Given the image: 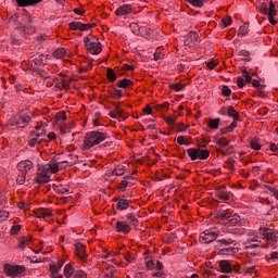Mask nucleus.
Here are the masks:
<instances>
[{"instance_id":"nucleus-1","label":"nucleus","mask_w":278,"mask_h":278,"mask_svg":"<svg viewBox=\"0 0 278 278\" xmlns=\"http://www.w3.org/2000/svg\"><path fill=\"white\" fill-rule=\"evenodd\" d=\"M9 23L14 25V29H16L21 36H26V34H34L36 31L34 18L29 13L14 14L9 18Z\"/></svg>"},{"instance_id":"nucleus-2","label":"nucleus","mask_w":278,"mask_h":278,"mask_svg":"<svg viewBox=\"0 0 278 278\" xmlns=\"http://www.w3.org/2000/svg\"><path fill=\"white\" fill-rule=\"evenodd\" d=\"M108 138V132H103L100 130H93L86 134L84 139L85 149H92V147H97V144H101Z\"/></svg>"},{"instance_id":"nucleus-3","label":"nucleus","mask_w":278,"mask_h":278,"mask_svg":"<svg viewBox=\"0 0 278 278\" xmlns=\"http://www.w3.org/2000/svg\"><path fill=\"white\" fill-rule=\"evenodd\" d=\"M218 218H222L223 225L228 227H236V225H242V217L238 213L230 212L229 210L219 211Z\"/></svg>"},{"instance_id":"nucleus-4","label":"nucleus","mask_w":278,"mask_h":278,"mask_svg":"<svg viewBox=\"0 0 278 278\" xmlns=\"http://www.w3.org/2000/svg\"><path fill=\"white\" fill-rule=\"evenodd\" d=\"M231 244H233L231 239L217 240L215 243L217 255H236V249Z\"/></svg>"},{"instance_id":"nucleus-5","label":"nucleus","mask_w":278,"mask_h":278,"mask_svg":"<svg viewBox=\"0 0 278 278\" xmlns=\"http://www.w3.org/2000/svg\"><path fill=\"white\" fill-rule=\"evenodd\" d=\"M84 42L85 49L92 55H99V53L103 51V48H101V42H99L98 38L85 37Z\"/></svg>"},{"instance_id":"nucleus-6","label":"nucleus","mask_w":278,"mask_h":278,"mask_svg":"<svg viewBox=\"0 0 278 278\" xmlns=\"http://www.w3.org/2000/svg\"><path fill=\"white\" fill-rule=\"evenodd\" d=\"M187 153L192 162L197 160H207V157H210V151L201 150L200 148H189Z\"/></svg>"},{"instance_id":"nucleus-7","label":"nucleus","mask_w":278,"mask_h":278,"mask_svg":"<svg viewBox=\"0 0 278 278\" xmlns=\"http://www.w3.org/2000/svg\"><path fill=\"white\" fill-rule=\"evenodd\" d=\"M218 239V231L216 229L204 230L200 233V242L203 244H212Z\"/></svg>"},{"instance_id":"nucleus-8","label":"nucleus","mask_w":278,"mask_h":278,"mask_svg":"<svg viewBox=\"0 0 278 278\" xmlns=\"http://www.w3.org/2000/svg\"><path fill=\"white\" fill-rule=\"evenodd\" d=\"M219 264V270L224 273L225 275H231V273H238L240 270V267L233 265L231 261L228 260H222L218 262Z\"/></svg>"},{"instance_id":"nucleus-9","label":"nucleus","mask_w":278,"mask_h":278,"mask_svg":"<svg viewBox=\"0 0 278 278\" xmlns=\"http://www.w3.org/2000/svg\"><path fill=\"white\" fill-rule=\"evenodd\" d=\"M4 273L9 277H21L25 273V266L23 265H4Z\"/></svg>"},{"instance_id":"nucleus-10","label":"nucleus","mask_w":278,"mask_h":278,"mask_svg":"<svg viewBox=\"0 0 278 278\" xmlns=\"http://www.w3.org/2000/svg\"><path fill=\"white\" fill-rule=\"evenodd\" d=\"M258 236L262 240H267V242H277L278 235L270 228H261L258 230Z\"/></svg>"},{"instance_id":"nucleus-11","label":"nucleus","mask_w":278,"mask_h":278,"mask_svg":"<svg viewBox=\"0 0 278 278\" xmlns=\"http://www.w3.org/2000/svg\"><path fill=\"white\" fill-rule=\"evenodd\" d=\"M51 181V175H49V168H39L36 176V184H49Z\"/></svg>"},{"instance_id":"nucleus-12","label":"nucleus","mask_w":278,"mask_h":278,"mask_svg":"<svg viewBox=\"0 0 278 278\" xmlns=\"http://www.w3.org/2000/svg\"><path fill=\"white\" fill-rule=\"evenodd\" d=\"M244 79L245 84H252L253 81V77L251 76V74H249V71H247V68L242 70V77L237 78L238 88H244Z\"/></svg>"},{"instance_id":"nucleus-13","label":"nucleus","mask_w":278,"mask_h":278,"mask_svg":"<svg viewBox=\"0 0 278 278\" xmlns=\"http://www.w3.org/2000/svg\"><path fill=\"white\" fill-rule=\"evenodd\" d=\"M114 201L116 203V210L119 212H125V210H128L129 205H131V200H127L125 197L115 198Z\"/></svg>"},{"instance_id":"nucleus-14","label":"nucleus","mask_w":278,"mask_h":278,"mask_svg":"<svg viewBox=\"0 0 278 278\" xmlns=\"http://www.w3.org/2000/svg\"><path fill=\"white\" fill-rule=\"evenodd\" d=\"M96 24H84L81 22H71L70 23V29L75 30L79 29L80 31H88V29H92Z\"/></svg>"},{"instance_id":"nucleus-15","label":"nucleus","mask_w":278,"mask_h":278,"mask_svg":"<svg viewBox=\"0 0 278 278\" xmlns=\"http://www.w3.org/2000/svg\"><path fill=\"white\" fill-rule=\"evenodd\" d=\"M31 168H34V163L31 161H21L17 164V169L23 174V175H27V173H29V170H31Z\"/></svg>"},{"instance_id":"nucleus-16","label":"nucleus","mask_w":278,"mask_h":278,"mask_svg":"<svg viewBox=\"0 0 278 278\" xmlns=\"http://www.w3.org/2000/svg\"><path fill=\"white\" fill-rule=\"evenodd\" d=\"M15 118H16V125L21 129H25V127H27V125H29V123L31 122V117L25 114L15 116Z\"/></svg>"},{"instance_id":"nucleus-17","label":"nucleus","mask_w":278,"mask_h":278,"mask_svg":"<svg viewBox=\"0 0 278 278\" xmlns=\"http://www.w3.org/2000/svg\"><path fill=\"white\" fill-rule=\"evenodd\" d=\"M115 228L117 233H129L131 231V226L127 222H116Z\"/></svg>"},{"instance_id":"nucleus-18","label":"nucleus","mask_w":278,"mask_h":278,"mask_svg":"<svg viewBox=\"0 0 278 278\" xmlns=\"http://www.w3.org/2000/svg\"><path fill=\"white\" fill-rule=\"evenodd\" d=\"M131 12H134L131 4H124L115 11V14L116 16H127V14H131Z\"/></svg>"},{"instance_id":"nucleus-19","label":"nucleus","mask_w":278,"mask_h":278,"mask_svg":"<svg viewBox=\"0 0 278 278\" xmlns=\"http://www.w3.org/2000/svg\"><path fill=\"white\" fill-rule=\"evenodd\" d=\"M20 8H29L42 3V0H15Z\"/></svg>"},{"instance_id":"nucleus-20","label":"nucleus","mask_w":278,"mask_h":278,"mask_svg":"<svg viewBox=\"0 0 278 278\" xmlns=\"http://www.w3.org/2000/svg\"><path fill=\"white\" fill-rule=\"evenodd\" d=\"M76 255L79 257V260H86L88 257V254H86V248L81 243H76Z\"/></svg>"},{"instance_id":"nucleus-21","label":"nucleus","mask_w":278,"mask_h":278,"mask_svg":"<svg viewBox=\"0 0 278 278\" xmlns=\"http://www.w3.org/2000/svg\"><path fill=\"white\" fill-rule=\"evenodd\" d=\"M117 86L124 90H131L134 88V81L127 78H123L122 80L117 81Z\"/></svg>"},{"instance_id":"nucleus-22","label":"nucleus","mask_w":278,"mask_h":278,"mask_svg":"<svg viewBox=\"0 0 278 278\" xmlns=\"http://www.w3.org/2000/svg\"><path fill=\"white\" fill-rule=\"evenodd\" d=\"M123 177L125 175V165H117L114 169L109 172L110 177Z\"/></svg>"},{"instance_id":"nucleus-23","label":"nucleus","mask_w":278,"mask_h":278,"mask_svg":"<svg viewBox=\"0 0 278 278\" xmlns=\"http://www.w3.org/2000/svg\"><path fill=\"white\" fill-rule=\"evenodd\" d=\"M36 218H47L49 216H53V213L49 211V208H39L35 211Z\"/></svg>"},{"instance_id":"nucleus-24","label":"nucleus","mask_w":278,"mask_h":278,"mask_svg":"<svg viewBox=\"0 0 278 278\" xmlns=\"http://www.w3.org/2000/svg\"><path fill=\"white\" fill-rule=\"evenodd\" d=\"M134 180L132 175L125 176L121 184L118 185V188L122 192H125L127 190V186H129V181Z\"/></svg>"},{"instance_id":"nucleus-25","label":"nucleus","mask_w":278,"mask_h":278,"mask_svg":"<svg viewBox=\"0 0 278 278\" xmlns=\"http://www.w3.org/2000/svg\"><path fill=\"white\" fill-rule=\"evenodd\" d=\"M217 199H220V201H229L233 194L231 192L223 191V189L217 190Z\"/></svg>"},{"instance_id":"nucleus-26","label":"nucleus","mask_w":278,"mask_h":278,"mask_svg":"<svg viewBox=\"0 0 278 278\" xmlns=\"http://www.w3.org/2000/svg\"><path fill=\"white\" fill-rule=\"evenodd\" d=\"M33 136H35V137H33L30 140H29V142H28V144H29V147H36V144H41V140L39 141L38 140V138H42V132H33Z\"/></svg>"},{"instance_id":"nucleus-27","label":"nucleus","mask_w":278,"mask_h":278,"mask_svg":"<svg viewBox=\"0 0 278 278\" xmlns=\"http://www.w3.org/2000/svg\"><path fill=\"white\" fill-rule=\"evenodd\" d=\"M227 116H229V118H233V121H240V113H238V111L233 110L232 105L228 106Z\"/></svg>"},{"instance_id":"nucleus-28","label":"nucleus","mask_w":278,"mask_h":278,"mask_svg":"<svg viewBox=\"0 0 278 278\" xmlns=\"http://www.w3.org/2000/svg\"><path fill=\"white\" fill-rule=\"evenodd\" d=\"M187 39L190 40L191 45H197L199 40V33L191 30L187 34Z\"/></svg>"},{"instance_id":"nucleus-29","label":"nucleus","mask_w":278,"mask_h":278,"mask_svg":"<svg viewBox=\"0 0 278 278\" xmlns=\"http://www.w3.org/2000/svg\"><path fill=\"white\" fill-rule=\"evenodd\" d=\"M110 97H113V99H123V90L118 88H113L109 91Z\"/></svg>"},{"instance_id":"nucleus-30","label":"nucleus","mask_w":278,"mask_h":278,"mask_svg":"<svg viewBox=\"0 0 278 278\" xmlns=\"http://www.w3.org/2000/svg\"><path fill=\"white\" fill-rule=\"evenodd\" d=\"M31 239H29L27 237L21 238L17 249H22V251H25V249H27V247H29V241Z\"/></svg>"},{"instance_id":"nucleus-31","label":"nucleus","mask_w":278,"mask_h":278,"mask_svg":"<svg viewBox=\"0 0 278 278\" xmlns=\"http://www.w3.org/2000/svg\"><path fill=\"white\" fill-rule=\"evenodd\" d=\"M75 268H73V265L72 264H67L65 265L64 267V275L66 278H71L73 277V274L75 275Z\"/></svg>"},{"instance_id":"nucleus-32","label":"nucleus","mask_w":278,"mask_h":278,"mask_svg":"<svg viewBox=\"0 0 278 278\" xmlns=\"http://www.w3.org/2000/svg\"><path fill=\"white\" fill-rule=\"evenodd\" d=\"M277 8L275 7V2H269V8H267V16H277Z\"/></svg>"},{"instance_id":"nucleus-33","label":"nucleus","mask_w":278,"mask_h":278,"mask_svg":"<svg viewBox=\"0 0 278 278\" xmlns=\"http://www.w3.org/2000/svg\"><path fill=\"white\" fill-rule=\"evenodd\" d=\"M66 55V49L59 48L53 52V56L58 58V60H62Z\"/></svg>"},{"instance_id":"nucleus-34","label":"nucleus","mask_w":278,"mask_h":278,"mask_svg":"<svg viewBox=\"0 0 278 278\" xmlns=\"http://www.w3.org/2000/svg\"><path fill=\"white\" fill-rule=\"evenodd\" d=\"M215 142L216 144H219V147H229V140H227V138L225 137H222V138H218V137H215Z\"/></svg>"},{"instance_id":"nucleus-35","label":"nucleus","mask_w":278,"mask_h":278,"mask_svg":"<svg viewBox=\"0 0 278 278\" xmlns=\"http://www.w3.org/2000/svg\"><path fill=\"white\" fill-rule=\"evenodd\" d=\"M218 125H220V118L208 119V127L211 129H218Z\"/></svg>"},{"instance_id":"nucleus-36","label":"nucleus","mask_w":278,"mask_h":278,"mask_svg":"<svg viewBox=\"0 0 278 278\" xmlns=\"http://www.w3.org/2000/svg\"><path fill=\"white\" fill-rule=\"evenodd\" d=\"M106 77H108L109 81H112V83L116 81V79H117L116 73H114V70H112V68L106 70Z\"/></svg>"},{"instance_id":"nucleus-37","label":"nucleus","mask_w":278,"mask_h":278,"mask_svg":"<svg viewBox=\"0 0 278 278\" xmlns=\"http://www.w3.org/2000/svg\"><path fill=\"white\" fill-rule=\"evenodd\" d=\"M239 36H249V24H244L242 26H240L239 31H238Z\"/></svg>"},{"instance_id":"nucleus-38","label":"nucleus","mask_w":278,"mask_h":278,"mask_svg":"<svg viewBox=\"0 0 278 278\" xmlns=\"http://www.w3.org/2000/svg\"><path fill=\"white\" fill-rule=\"evenodd\" d=\"M187 1L188 3H191V5H193L194 8H203V4L207 0H187Z\"/></svg>"},{"instance_id":"nucleus-39","label":"nucleus","mask_w":278,"mask_h":278,"mask_svg":"<svg viewBox=\"0 0 278 278\" xmlns=\"http://www.w3.org/2000/svg\"><path fill=\"white\" fill-rule=\"evenodd\" d=\"M62 266L63 263H59V265H51L50 266V273H52V275H58V273H60V270H62Z\"/></svg>"},{"instance_id":"nucleus-40","label":"nucleus","mask_w":278,"mask_h":278,"mask_svg":"<svg viewBox=\"0 0 278 278\" xmlns=\"http://www.w3.org/2000/svg\"><path fill=\"white\" fill-rule=\"evenodd\" d=\"M239 55L242 58V60H247V62H251V58H249V55H251V52H249V50H240Z\"/></svg>"},{"instance_id":"nucleus-41","label":"nucleus","mask_w":278,"mask_h":278,"mask_svg":"<svg viewBox=\"0 0 278 278\" xmlns=\"http://www.w3.org/2000/svg\"><path fill=\"white\" fill-rule=\"evenodd\" d=\"M172 90H176V92H181V90H186V85L184 84H175V85H170Z\"/></svg>"},{"instance_id":"nucleus-42","label":"nucleus","mask_w":278,"mask_h":278,"mask_svg":"<svg viewBox=\"0 0 278 278\" xmlns=\"http://www.w3.org/2000/svg\"><path fill=\"white\" fill-rule=\"evenodd\" d=\"M126 218H127V220H129L130 225H134L135 227H136V225H138V218H136V215L127 214Z\"/></svg>"},{"instance_id":"nucleus-43","label":"nucleus","mask_w":278,"mask_h":278,"mask_svg":"<svg viewBox=\"0 0 278 278\" xmlns=\"http://www.w3.org/2000/svg\"><path fill=\"white\" fill-rule=\"evenodd\" d=\"M48 170H51V173H58L60 170V165L58 163H49Z\"/></svg>"},{"instance_id":"nucleus-44","label":"nucleus","mask_w":278,"mask_h":278,"mask_svg":"<svg viewBox=\"0 0 278 278\" xmlns=\"http://www.w3.org/2000/svg\"><path fill=\"white\" fill-rule=\"evenodd\" d=\"M250 147L251 149H253L254 151H260V149H262V144H260V142H257V140L253 139L250 142Z\"/></svg>"},{"instance_id":"nucleus-45","label":"nucleus","mask_w":278,"mask_h":278,"mask_svg":"<svg viewBox=\"0 0 278 278\" xmlns=\"http://www.w3.org/2000/svg\"><path fill=\"white\" fill-rule=\"evenodd\" d=\"M222 94L224 97H231V90H230V88L227 85H224L222 87Z\"/></svg>"},{"instance_id":"nucleus-46","label":"nucleus","mask_w":278,"mask_h":278,"mask_svg":"<svg viewBox=\"0 0 278 278\" xmlns=\"http://www.w3.org/2000/svg\"><path fill=\"white\" fill-rule=\"evenodd\" d=\"M66 118H67V116H66V112L65 111L59 112L55 115V121H66Z\"/></svg>"},{"instance_id":"nucleus-47","label":"nucleus","mask_w":278,"mask_h":278,"mask_svg":"<svg viewBox=\"0 0 278 278\" xmlns=\"http://www.w3.org/2000/svg\"><path fill=\"white\" fill-rule=\"evenodd\" d=\"M258 10H260L261 14H265L268 16V5H266V3H262L258 7Z\"/></svg>"},{"instance_id":"nucleus-48","label":"nucleus","mask_w":278,"mask_h":278,"mask_svg":"<svg viewBox=\"0 0 278 278\" xmlns=\"http://www.w3.org/2000/svg\"><path fill=\"white\" fill-rule=\"evenodd\" d=\"M87 277L88 276L81 269L74 271V278H87Z\"/></svg>"},{"instance_id":"nucleus-49","label":"nucleus","mask_w":278,"mask_h":278,"mask_svg":"<svg viewBox=\"0 0 278 278\" xmlns=\"http://www.w3.org/2000/svg\"><path fill=\"white\" fill-rule=\"evenodd\" d=\"M26 175L27 174H22L21 173V175L17 176L16 181H17L18 186H23V184H25Z\"/></svg>"},{"instance_id":"nucleus-50","label":"nucleus","mask_w":278,"mask_h":278,"mask_svg":"<svg viewBox=\"0 0 278 278\" xmlns=\"http://www.w3.org/2000/svg\"><path fill=\"white\" fill-rule=\"evenodd\" d=\"M222 23H223L224 27H229V25L232 23L231 16L222 18Z\"/></svg>"},{"instance_id":"nucleus-51","label":"nucleus","mask_w":278,"mask_h":278,"mask_svg":"<svg viewBox=\"0 0 278 278\" xmlns=\"http://www.w3.org/2000/svg\"><path fill=\"white\" fill-rule=\"evenodd\" d=\"M42 55L43 54H40L38 58H35L34 59V62L37 66H42V64H45V60H42Z\"/></svg>"},{"instance_id":"nucleus-52","label":"nucleus","mask_w":278,"mask_h":278,"mask_svg":"<svg viewBox=\"0 0 278 278\" xmlns=\"http://www.w3.org/2000/svg\"><path fill=\"white\" fill-rule=\"evenodd\" d=\"M68 188L67 187H63V186H60L56 188V192H60V194H68Z\"/></svg>"},{"instance_id":"nucleus-53","label":"nucleus","mask_w":278,"mask_h":278,"mask_svg":"<svg viewBox=\"0 0 278 278\" xmlns=\"http://www.w3.org/2000/svg\"><path fill=\"white\" fill-rule=\"evenodd\" d=\"M21 231V225L12 226L11 236H16Z\"/></svg>"},{"instance_id":"nucleus-54","label":"nucleus","mask_w":278,"mask_h":278,"mask_svg":"<svg viewBox=\"0 0 278 278\" xmlns=\"http://www.w3.org/2000/svg\"><path fill=\"white\" fill-rule=\"evenodd\" d=\"M165 122H166V124L167 125H175V123L177 122V117H170V116H168V117H166L165 118Z\"/></svg>"},{"instance_id":"nucleus-55","label":"nucleus","mask_w":278,"mask_h":278,"mask_svg":"<svg viewBox=\"0 0 278 278\" xmlns=\"http://www.w3.org/2000/svg\"><path fill=\"white\" fill-rule=\"evenodd\" d=\"M38 75L42 77V79H49V74L45 70H38Z\"/></svg>"},{"instance_id":"nucleus-56","label":"nucleus","mask_w":278,"mask_h":278,"mask_svg":"<svg viewBox=\"0 0 278 278\" xmlns=\"http://www.w3.org/2000/svg\"><path fill=\"white\" fill-rule=\"evenodd\" d=\"M114 105H115L114 112H115L118 116H123L124 111H123V109H121V105H118V104H116V103H114Z\"/></svg>"},{"instance_id":"nucleus-57","label":"nucleus","mask_w":278,"mask_h":278,"mask_svg":"<svg viewBox=\"0 0 278 278\" xmlns=\"http://www.w3.org/2000/svg\"><path fill=\"white\" fill-rule=\"evenodd\" d=\"M238 127V121L233 119V122L228 126L229 132L233 131Z\"/></svg>"},{"instance_id":"nucleus-58","label":"nucleus","mask_w":278,"mask_h":278,"mask_svg":"<svg viewBox=\"0 0 278 278\" xmlns=\"http://www.w3.org/2000/svg\"><path fill=\"white\" fill-rule=\"evenodd\" d=\"M218 65V63L214 62V61H210L206 63V66L211 70L214 71V68H216V66Z\"/></svg>"},{"instance_id":"nucleus-59","label":"nucleus","mask_w":278,"mask_h":278,"mask_svg":"<svg viewBox=\"0 0 278 278\" xmlns=\"http://www.w3.org/2000/svg\"><path fill=\"white\" fill-rule=\"evenodd\" d=\"M146 266L148 270H153V268H155V263H153V261H148Z\"/></svg>"},{"instance_id":"nucleus-60","label":"nucleus","mask_w":278,"mask_h":278,"mask_svg":"<svg viewBox=\"0 0 278 278\" xmlns=\"http://www.w3.org/2000/svg\"><path fill=\"white\" fill-rule=\"evenodd\" d=\"M255 249H260V245H258V244H255V243H250V244L247 247V250H248V251H255Z\"/></svg>"},{"instance_id":"nucleus-61","label":"nucleus","mask_w":278,"mask_h":278,"mask_svg":"<svg viewBox=\"0 0 278 278\" xmlns=\"http://www.w3.org/2000/svg\"><path fill=\"white\" fill-rule=\"evenodd\" d=\"M124 258L126 260V262H128V264H131L135 260L129 253L124 254Z\"/></svg>"},{"instance_id":"nucleus-62","label":"nucleus","mask_w":278,"mask_h":278,"mask_svg":"<svg viewBox=\"0 0 278 278\" xmlns=\"http://www.w3.org/2000/svg\"><path fill=\"white\" fill-rule=\"evenodd\" d=\"M177 142H178V144H186V137H184V136H179L178 138H177Z\"/></svg>"},{"instance_id":"nucleus-63","label":"nucleus","mask_w":278,"mask_h":278,"mask_svg":"<svg viewBox=\"0 0 278 278\" xmlns=\"http://www.w3.org/2000/svg\"><path fill=\"white\" fill-rule=\"evenodd\" d=\"M270 192H271L273 197H275V199L278 200V190L277 189H270Z\"/></svg>"},{"instance_id":"nucleus-64","label":"nucleus","mask_w":278,"mask_h":278,"mask_svg":"<svg viewBox=\"0 0 278 278\" xmlns=\"http://www.w3.org/2000/svg\"><path fill=\"white\" fill-rule=\"evenodd\" d=\"M270 260H278V252H273L270 254Z\"/></svg>"}]
</instances>
